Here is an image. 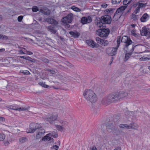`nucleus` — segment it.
I'll use <instances>...</instances> for the list:
<instances>
[{"label":"nucleus","instance_id":"1","mask_svg":"<svg viewBox=\"0 0 150 150\" xmlns=\"http://www.w3.org/2000/svg\"><path fill=\"white\" fill-rule=\"evenodd\" d=\"M119 98V92H112L107 97H104L102 100V103L103 105H106L109 103L118 101Z\"/></svg>","mask_w":150,"mask_h":150},{"label":"nucleus","instance_id":"2","mask_svg":"<svg viewBox=\"0 0 150 150\" xmlns=\"http://www.w3.org/2000/svg\"><path fill=\"white\" fill-rule=\"evenodd\" d=\"M83 95L87 101L92 103L96 102L97 100V97L94 92L91 89L86 90L84 91Z\"/></svg>","mask_w":150,"mask_h":150},{"label":"nucleus","instance_id":"3","mask_svg":"<svg viewBox=\"0 0 150 150\" xmlns=\"http://www.w3.org/2000/svg\"><path fill=\"white\" fill-rule=\"evenodd\" d=\"M112 21V19L109 15L105 14L101 17L96 22V25L99 28L105 27V24H110Z\"/></svg>","mask_w":150,"mask_h":150},{"label":"nucleus","instance_id":"4","mask_svg":"<svg viewBox=\"0 0 150 150\" xmlns=\"http://www.w3.org/2000/svg\"><path fill=\"white\" fill-rule=\"evenodd\" d=\"M100 28V29L96 30L97 34L100 37H107L110 33L109 29L108 28L105 29L103 28Z\"/></svg>","mask_w":150,"mask_h":150},{"label":"nucleus","instance_id":"5","mask_svg":"<svg viewBox=\"0 0 150 150\" xmlns=\"http://www.w3.org/2000/svg\"><path fill=\"white\" fill-rule=\"evenodd\" d=\"M121 42L124 43V49L128 50V47L133 43L129 37L127 36H124L121 39Z\"/></svg>","mask_w":150,"mask_h":150},{"label":"nucleus","instance_id":"6","mask_svg":"<svg viewBox=\"0 0 150 150\" xmlns=\"http://www.w3.org/2000/svg\"><path fill=\"white\" fill-rule=\"evenodd\" d=\"M58 117V114L57 113H54L52 115H49L48 116L46 117L45 120L51 124H52L57 119Z\"/></svg>","mask_w":150,"mask_h":150},{"label":"nucleus","instance_id":"7","mask_svg":"<svg viewBox=\"0 0 150 150\" xmlns=\"http://www.w3.org/2000/svg\"><path fill=\"white\" fill-rule=\"evenodd\" d=\"M124 6H121L117 9L113 18V19L115 21H117L120 17L123 11L125 10Z\"/></svg>","mask_w":150,"mask_h":150},{"label":"nucleus","instance_id":"8","mask_svg":"<svg viewBox=\"0 0 150 150\" xmlns=\"http://www.w3.org/2000/svg\"><path fill=\"white\" fill-rule=\"evenodd\" d=\"M41 128V126L39 124L32 123L30 125V128L28 131H27V133H33L36 129H39Z\"/></svg>","mask_w":150,"mask_h":150},{"label":"nucleus","instance_id":"9","mask_svg":"<svg viewBox=\"0 0 150 150\" xmlns=\"http://www.w3.org/2000/svg\"><path fill=\"white\" fill-rule=\"evenodd\" d=\"M117 50V48L116 47L109 48L107 49L106 53L109 55L113 56L116 54Z\"/></svg>","mask_w":150,"mask_h":150},{"label":"nucleus","instance_id":"10","mask_svg":"<svg viewBox=\"0 0 150 150\" xmlns=\"http://www.w3.org/2000/svg\"><path fill=\"white\" fill-rule=\"evenodd\" d=\"M86 43L92 48H98L99 45L94 42L92 40H89L86 41Z\"/></svg>","mask_w":150,"mask_h":150},{"label":"nucleus","instance_id":"11","mask_svg":"<svg viewBox=\"0 0 150 150\" xmlns=\"http://www.w3.org/2000/svg\"><path fill=\"white\" fill-rule=\"evenodd\" d=\"M13 110H14L16 111H19L28 110V109L30 108L29 106H28L26 107H19V106L17 105H13Z\"/></svg>","mask_w":150,"mask_h":150},{"label":"nucleus","instance_id":"12","mask_svg":"<svg viewBox=\"0 0 150 150\" xmlns=\"http://www.w3.org/2000/svg\"><path fill=\"white\" fill-rule=\"evenodd\" d=\"M45 132V130L44 129H40L38 130L37 134L36 136V138L37 139L41 138L44 135Z\"/></svg>","mask_w":150,"mask_h":150},{"label":"nucleus","instance_id":"13","mask_svg":"<svg viewBox=\"0 0 150 150\" xmlns=\"http://www.w3.org/2000/svg\"><path fill=\"white\" fill-rule=\"evenodd\" d=\"M91 21L92 19L90 16L83 17L81 20V22L83 24L89 23Z\"/></svg>","mask_w":150,"mask_h":150},{"label":"nucleus","instance_id":"14","mask_svg":"<svg viewBox=\"0 0 150 150\" xmlns=\"http://www.w3.org/2000/svg\"><path fill=\"white\" fill-rule=\"evenodd\" d=\"M45 21L49 23L54 25L55 26H56L58 24V23L57 21L54 19L50 18H46Z\"/></svg>","mask_w":150,"mask_h":150},{"label":"nucleus","instance_id":"15","mask_svg":"<svg viewBox=\"0 0 150 150\" xmlns=\"http://www.w3.org/2000/svg\"><path fill=\"white\" fill-rule=\"evenodd\" d=\"M55 26L53 25L49 26L46 27L47 29L51 33L55 34L57 32V30L55 28Z\"/></svg>","mask_w":150,"mask_h":150},{"label":"nucleus","instance_id":"16","mask_svg":"<svg viewBox=\"0 0 150 150\" xmlns=\"http://www.w3.org/2000/svg\"><path fill=\"white\" fill-rule=\"evenodd\" d=\"M136 46H134V45H133L132 48L131 50H130V52L128 53H126L125 54V61H126L127 60L129 59L131 55L132 54V52L134 51V48L136 47Z\"/></svg>","mask_w":150,"mask_h":150},{"label":"nucleus","instance_id":"17","mask_svg":"<svg viewBox=\"0 0 150 150\" xmlns=\"http://www.w3.org/2000/svg\"><path fill=\"white\" fill-rule=\"evenodd\" d=\"M69 34L71 35V37L75 38H78L80 35L79 32L76 31H70Z\"/></svg>","mask_w":150,"mask_h":150},{"label":"nucleus","instance_id":"18","mask_svg":"<svg viewBox=\"0 0 150 150\" xmlns=\"http://www.w3.org/2000/svg\"><path fill=\"white\" fill-rule=\"evenodd\" d=\"M149 16L146 13L144 14L140 18V21L144 22L146 21L149 19Z\"/></svg>","mask_w":150,"mask_h":150},{"label":"nucleus","instance_id":"19","mask_svg":"<svg viewBox=\"0 0 150 150\" xmlns=\"http://www.w3.org/2000/svg\"><path fill=\"white\" fill-rule=\"evenodd\" d=\"M138 127V126L136 123L134 122H132L129 125L128 129H132L137 130Z\"/></svg>","mask_w":150,"mask_h":150},{"label":"nucleus","instance_id":"20","mask_svg":"<svg viewBox=\"0 0 150 150\" xmlns=\"http://www.w3.org/2000/svg\"><path fill=\"white\" fill-rule=\"evenodd\" d=\"M149 29H150L148 28H146V27H143L142 29V30L141 31V35L142 36H145L147 33V32H148L149 30Z\"/></svg>","mask_w":150,"mask_h":150},{"label":"nucleus","instance_id":"21","mask_svg":"<svg viewBox=\"0 0 150 150\" xmlns=\"http://www.w3.org/2000/svg\"><path fill=\"white\" fill-rule=\"evenodd\" d=\"M73 18V15L71 13L69 14L67 16L63 18V19H67L69 23H71V22Z\"/></svg>","mask_w":150,"mask_h":150},{"label":"nucleus","instance_id":"22","mask_svg":"<svg viewBox=\"0 0 150 150\" xmlns=\"http://www.w3.org/2000/svg\"><path fill=\"white\" fill-rule=\"evenodd\" d=\"M107 130L108 132H111L113 129V125L112 124H108L106 125Z\"/></svg>","mask_w":150,"mask_h":150},{"label":"nucleus","instance_id":"23","mask_svg":"<svg viewBox=\"0 0 150 150\" xmlns=\"http://www.w3.org/2000/svg\"><path fill=\"white\" fill-rule=\"evenodd\" d=\"M119 96L120 97V99L127 96H128V94L126 92H119Z\"/></svg>","mask_w":150,"mask_h":150},{"label":"nucleus","instance_id":"24","mask_svg":"<svg viewBox=\"0 0 150 150\" xmlns=\"http://www.w3.org/2000/svg\"><path fill=\"white\" fill-rule=\"evenodd\" d=\"M48 135L47 134L45 136H44V137L42 139V140L43 141H49L53 139L52 138H51L50 136H48Z\"/></svg>","mask_w":150,"mask_h":150},{"label":"nucleus","instance_id":"25","mask_svg":"<svg viewBox=\"0 0 150 150\" xmlns=\"http://www.w3.org/2000/svg\"><path fill=\"white\" fill-rule=\"evenodd\" d=\"M27 140V138L25 137H22L19 138V142L20 143H23Z\"/></svg>","mask_w":150,"mask_h":150},{"label":"nucleus","instance_id":"26","mask_svg":"<svg viewBox=\"0 0 150 150\" xmlns=\"http://www.w3.org/2000/svg\"><path fill=\"white\" fill-rule=\"evenodd\" d=\"M135 7H138L140 8L143 7L144 6V4L142 3L137 2L134 5Z\"/></svg>","mask_w":150,"mask_h":150},{"label":"nucleus","instance_id":"27","mask_svg":"<svg viewBox=\"0 0 150 150\" xmlns=\"http://www.w3.org/2000/svg\"><path fill=\"white\" fill-rule=\"evenodd\" d=\"M39 84L45 88H50V87L48 85H47L45 83H44L43 82H40L39 83Z\"/></svg>","mask_w":150,"mask_h":150},{"label":"nucleus","instance_id":"28","mask_svg":"<svg viewBox=\"0 0 150 150\" xmlns=\"http://www.w3.org/2000/svg\"><path fill=\"white\" fill-rule=\"evenodd\" d=\"M55 126L56 129L59 131L62 132L64 129V128L63 127L59 125H56Z\"/></svg>","mask_w":150,"mask_h":150},{"label":"nucleus","instance_id":"29","mask_svg":"<svg viewBox=\"0 0 150 150\" xmlns=\"http://www.w3.org/2000/svg\"><path fill=\"white\" fill-rule=\"evenodd\" d=\"M71 9L76 12H80L81 11L79 8L74 6L71 7Z\"/></svg>","mask_w":150,"mask_h":150},{"label":"nucleus","instance_id":"30","mask_svg":"<svg viewBox=\"0 0 150 150\" xmlns=\"http://www.w3.org/2000/svg\"><path fill=\"white\" fill-rule=\"evenodd\" d=\"M132 0H124L123 1V4L124 5H127L129 4Z\"/></svg>","mask_w":150,"mask_h":150},{"label":"nucleus","instance_id":"31","mask_svg":"<svg viewBox=\"0 0 150 150\" xmlns=\"http://www.w3.org/2000/svg\"><path fill=\"white\" fill-rule=\"evenodd\" d=\"M119 127L120 128H126L128 129V128L129 127V125L126 124H121L120 125Z\"/></svg>","mask_w":150,"mask_h":150},{"label":"nucleus","instance_id":"32","mask_svg":"<svg viewBox=\"0 0 150 150\" xmlns=\"http://www.w3.org/2000/svg\"><path fill=\"white\" fill-rule=\"evenodd\" d=\"M47 135H48L49 136L52 137L54 138H57V137L58 135L57 134L55 133H49L47 134Z\"/></svg>","mask_w":150,"mask_h":150},{"label":"nucleus","instance_id":"33","mask_svg":"<svg viewBox=\"0 0 150 150\" xmlns=\"http://www.w3.org/2000/svg\"><path fill=\"white\" fill-rule=\"evenodd\" d=\"M5 138V135L4 134L0 133V141H3Z\"/></svg>","mask_w":150,"mask_h":150},{"label":"nucleus","instance_id":"34","mask_svg":"<svg viewBox=\"0 0 150 150\" xmlns=\"http://www.w3.org/2000/svg\"><path fill=\"white\" fill-rule=\"evenodd\" d=\"M131 32L132 35L133 36L135 37H138V34L136 33V31L135 30H132L131 31Z\"/></svg>","mask_w":150,"mask_h":150},{"label":"nucleus","instance_id":"35","mask_svg":"<svg viewBox=\"0 0 150 150\" xmlns=\"http://www.w3.org/2000/svg\"><path fill=\"white\" fill-rule=\"evenodd\" d=\"M121 1V0H112L111 2L113 4L119 3Z\"/></svg>","mask_w":150,"mask_h":150},{"label":"nucleus","instance_id":"36","mask_svg":"<svg viewBox=\"0 0 150 150\" xmlns=\"http://www.w3.org/2000/svg\"><path fill=\"white\" fill-rule=\"evenodd\" d=\"M43 13L46 15H49L50 14V11L48 9H45Z\"/></svg>","mask_w":150,"mask_h":150},{"label":"nucleus","instance_id":"37","mask_svg":"<svg viewBox=\"0 0 150 150\" xmlns=\"http://www.w3.org/2000/svg\"><path fill=\"white\" fill-rule=\"evenodd\" d=\"M7 36L4 35H1L0 34V39L6 40L8 39Z\"/></svg>","mask_w":150,"mask_h":150},{"label":"nucleus","instance_id":"38","mask_svg":"<svg viewBox=\"0 0 150 150\" xmlns=\"http://www.w3.org/2000/svg\"><path fill=\"white\" fill-rule=\"evenodd\" d=\"M96 39L97 42L98 43L100 44H101V43H102V42H103V40L101 39L99 37H96Z\"/></svg>","mask_w":150,"mask_h":150},{"label":"nucleus","instance_id":"39","mask_svg":"<svg viewBox=\"0 0 150 150\" xmlns=\"http://www.w3.org/2000/svg\"><path fill=\"white\" fill-rule=\"evenodd\" d=\"M59 122L60 123L62 124V126L67 125V123L66 121L63 120H59Z\"/></svg>","mask_w":150,"mask_h":150},{"label":"nucleus","instance_id":"40","mask_svg":"<svg viewBox=\"0 0 150 150\" xmlns=\"http://www.w3.org/2000/svg\"><path fill=\"white\" fill-rule=\"evenodd\" d=\"M103 42H102V43H101V45H102L103 46H106L108 45V41L106 40H103Z\"/></svg>","mask_w":150,"mask_h":150},{"label":"nucleus","instance_id":"41","mask_svg":"<svg viewBox=\"0 0 150 150\" xmlns=\"http://www.w3.org/2000/svg\"><path fill=\"white\" fill-rule=\"evenodd\" d=\"M137 16H138L133 13L131 16V18L134 21H135L137 19Z\"/></svg>","mask_w":150,"mask_h":150},{"label":"nucleus","instance_id":"42","mask_svg":"<svg viewBox=\"0 0 150 150\" xmlns=\"http://www.w3.org/2000/svg\"><path fill=\"white\" fill-rule=\"evenodd\" d=\"M121 37L120 36L118 37L117 41V47H119L120 43Z\"/></svg>","mask_w":150,"mask_h":150},{"label":"nucleus","instance_id":"43","mask_svg":"<svg viewBox=\"0 0 150 150\" xmlns=\"http://www.w3.org/2000/svg\"><path fill=\"white\" fill-rule=\"evenodd\" d=\"M32 10V11L34 12H36L39 10L38 8L36 6H33Z\"/></svg>","mask_w":150,"mask_h":150},{"label":"nucleus","instance_id":"44","mask_svg":"<svg viewBox=\"0 0 150 150\" xmlns=\"http://www.w3.org/2000/svg\"><path fill=\"white\" fill-rule=\"evenodd\" d=\"M140 8L137 7L136 9L134 11V13L135 14H137L139 13L140 11Z\"/></svg>","mask_w":150,"mask_h":150},{"label":"nucleus","instance_id":"45","mask_svg":"<svg viewBox=\"0 0 150 150\" xmlns=\"http://www.w3.org/2000/svg\"><path fill=\"white\" fill-rule=\"evenodd\" d=\"M22 73H23L24 75H29L30 74V73L28 71H23Z\"/></svg>","mask_w":150,"mask_h":150},{"label":"nucleus","instance_id":"46","mask_svg":"<svg viewBox=\"0 0 150 150\" xmlns=\"http://www.w3.org/2000/svg\"><path fill=\"white\" fill-rule=\"evenodd\" d=\"M62 21L64 24H67L68 23H68V20H67V19H63V18L62 20Z\"/></svg>","mask_w":150,"mask_h":150},{"label":"nucleus","instance_id":"47","mask_svg":"<svg viewBox=\"0 0 150 150\" xmlns=\"http://www.w3.org/2000/svg\"><path fill=\"white\" fill-rule=\"evenodd\" d=\"M23 16H19L18 17V20L19 22H20L21 21L22 19H23Z\"/></svg>","mask_w":150,"mask_h":150},{"label":"nucleus","instance_id":"48","mask_svg":"<svg viewBox=\"0 0 150 150\" xmlns=\"http://www.w3.org/2000/svg\"><path fill=\"white\" fill-rule=\"evenodd\" d=\"M149 31L147 32V34L145 35V36H146L148 38H150V29H149Z\"/></svg>","mask_w":150,"mask_h":150},{"label":"nucleus","instance_id":"49","mask_svg":"<svg viewBox=\"0 0 150 150\" xmlns=\"http://www.w3.org/2000/svg\"><path fill=\"white\" fill-rule=\"evenodd\" d=\"M7 108L8 110H13V105H8L7 106Z\"/></svg>","mask_w":150,"mask_h":150},{"label":"nucleus","instance_id":"50","mask_svg":"<svg viewBox=\"0 0 150 150\" xmlns=\"http://www.w3.org/2000/svg\"><path fill=\"white\" fill-rule=\"evenodd\" d=\"M112 11V10L111 9L110 10L109 9L106 10L105 11V14H108L110 13L111 11Z\"/></svg>","mask_w":150,"mask_h":150},{"label":"nucleus","instance_id":"51","mask_svg":"<svg viewBox=\"0 0 150 150\" xmlns=\"http://www.w3.org/2000/svg\"><path fill=\"white\" fill-rule=\"evenodd\" d=\"M26 59L30 61H32V60L33 59L30 57L27 56Z\"/></svg>","mask_w":150,"mask_h":150},{"label":"nucleus","instance_id":"52","mask_svg":"<svg viewBox=\"0 0 150 150\" xmlns=\"http://www.w3.org/2000/svg\"><path fill=\"white\" fill-rule=\"evenodd\" d=\"M26 54L29 55H31L33 54V53L32 52L30 51H29L26 50Z\"/></svg>","mask_w":150,"mask_h":150},{"label":"nucleus","instance_id":"53","mask_svg":"<svg viewBox=\"0 0 150 150\" xmlns=\"http://www.w3.org/2000/svg\"><path fill=\"white\" fill-rule=\"evenodd\" d=\"M48 71L52 74H54L55 73V71L53 70L49 69Z\"/></svg>","mask_w":150,"mask_h":150},{"label":"nucleus","instance_id":"54","mask_svg":"<svg viewBox=\"0 0 150 150\" xmlns=\"http://www.w3.org/2000/svg\"><path fill=\"white\" fill-rule=\"evenodd\" d=\"M107 6H108V5H107V4H105V3L103 4H102L101 5L102 7L103 8H106L107 7Z\"/></svg>","mask_w":150,"mask_h":150},{"label":"nucleus","instance_id":"55","mask_svg":"<svg viewBox=\"0 0 150 150\" xmlns=\"http://www.w3.org/2000/svg\"><path fill=\"white\" fill-rule=\"evenodd\" d=\"M52 147L56 150H57L59 148L58 146L56 145L53 146Z\"/></svg>","mask_w":150,"mask_h":150},{"label":"nucleus","instance_id":"56","mask_svg":"<svg viewBox=\"0 0 150 150\" xmlns=\"http://www.w3.org/2000/svg\"><path fill=\"white\" fill-rule=\"evenodd\" d=\"M19 54H25V53L23 52L22 50H20L19 51Z\"/></svg>","mask_w":150,"mask_h":150},{"label":"nucleus","instance_id":"57","mask_svg":"<svg viewBox=\"0 0 150 150\" xmlns=\"http://www.w3.org/2000/svg\"><path fill=\"white\" fill-rule=\"evenodd\" d=\"M26 56H19L18 57L21 58H23V59H26Z\"/></svg>","mask_w":150,"mask_h":150},{"label":"nucleus","instance_id":"58","mask_svg":"<svg viewBox=\"0 0 150 150\" xmlns=\"http://www.w3.org/2000/svg\"><path fill=\"white\" fill-rule=\"evenodd\" d=\"M114 150H121V148L120 147H118L115 148Z\"/></svg>","mask_w":150,"mask_h":150},{"label":"nucleus","instance_id":"59","mask_svg":"<svg viewBox=\"0 0 150 150\" xmlns=\"http://www.w3.org/2000/svg\"><path fill=\"white\" fill-rule=\"evenodd\" d=\"M44 11H45V9H40L39 11L40 12L43 13Z\"/></svg>","mask_w":150,"mask_h":150},{"label":"nucleus","instance_id":"60","mask_svg":"<svg viewBox=\"0 0 150 150\" xmlns=\"http://www.w3.org/2000/svg\"><path fill=\"white\" fill-rule=\"evenodd\" d=\"M4 144L5 145H8L9 144V143L8 141H6L4 142Z\"/></svg>","mask_w":150,"mask_h":150},{"label":"nucleus","instance_id":"61","mask_svg":"<svg viewBox=\"0 0 150 150\" xmlns=\"http://www.w3.org/2000/svg\"><path fill=\"white\" fill-rule=\"evenodd\" d=\"M136 25L135 24H131V26L132 27V28H134L135 26H136Z\"/></svg>","mask_w":150,"mask_h":150},{"label":"nucleus","instance_id":"62","mask_svg":"<svg viewBox=\"0 0 150 150\" xmlns=\"http://www.w3.org/2000/svg\"><path fill=\"white\" fill-rule=\"evenodd\" d=\"M5 49L4 48H2L1 49H0V52L4 51H5Z\"/></svg>","mask_w":150,"mask_h":150},{"label":"nucleus","instance_id":"63","mask_svg":"<svg viewBox=\"0 0 150 150\" xmlns=\"http://www.w3.org/2000/svg\"><path fill=\"white\" fill-rule=\"evenodd\" d=\"M92 150H97V149L95 146H93L92 148Z\"/></svg>","mask_w":150,"mask_h":150},{"label":"nucleus","instance_id":"64","mask_svg":"<svg viewBox=\"0 0 150 150\" xmlns=\"http://www.w3.org/2000/svg\"><path fill=\"white\" fill-rule=\"evenodd\" d=\"M4 118L2 117H0V121H3Z\"/></svg>","mask_w":150,"mask_h":150}]
</instances>
